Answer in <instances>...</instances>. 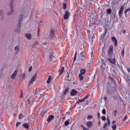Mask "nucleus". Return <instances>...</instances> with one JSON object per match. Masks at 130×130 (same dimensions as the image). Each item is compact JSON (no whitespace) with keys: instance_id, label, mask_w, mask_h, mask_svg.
I'll return each mask as SVG.
<instances>
[{"instance_id":"f257e3e1","label":"nucleus","mask_w":130,"mask_h":130,"mask_svg":"<svg viewBox=\"0 0 130 130\" xmlns=\"http://www.w3.org/2000/svg\"><path fill=\"white\" fill-rule=\"evenodd\" d=\"M108 85L110 88V89H108L107 90L106 93L108 95H112V94H114L117 91V84L115 79L111 77L110 75L108 77Z\"/></svg>"},{"instance_id":"f03ea898","label":"nucleus","mask_w":130,"mask_h":130,"mask_svg":"<svg viewBox=\"0 0 130 130\" xmlns=\"http://www.w3.org/2000/svg\"><path fill=\"white\" fill-rule=\"evenodd\" d=\"M24 16L23 14H21L20 16V18L19 19V22L17 26V29L15 30V32L17 33H20V31H21V22L23 21V17Z\"/></svg>"},{"instance_id":"7ed1b4c3","label":"nucleus","mask_w":130,"mask_h":130,"mask_svg":"<svg viewBox=\"0 0 130 130\" xmlns=\"http://www.w3.org/2000/svg\"><path fill=\"white\" fill-rule=\"evenodd\" d=\"M35 100L33 98H29L25 102V107L29 108L30 106H32V104L34 103Z\"/></svg>"},{"instance_id":"20e7f679","label":"nucleus","mask_w":130,"mask_h":130,"mask_svg":"<svg viewBox=\"0 0 130 130\" xmlns=\"http://www.w3.org/2000/svg\"><path fill=\"white\" fill-rule=\"evenodd\" d=\"M113 55V45H110L108 51V56L111 57Z\"/></svg>"},{"instance_id":"39448f33","label":"nucleus","mask_w":130,"mask_h":130,"mask_svg":"<svg viewBox=\"0 0 130 130\" xmlns=\"http://www.w3.org/2000/svg\"><path fill=\"white\" fill-rule=\"evenodd\" d=\"M14 4V0H11L10 1V9H11V12H8L7 13V16H10L14 13V6L13 5Z\"/></svg>"},{"instance_id":"423d86ee","label":"nucleus","mask_w":130,"mask_h":130,"mask_svg":"<svg viewBox=\"0 0 130 130\" xmlns=\"http://www.w3.org/2000/svg\"><path fill=\"white\" fill-rule=\"evenodd\" d=\"M37 78V74L36 73L34 76H32L31 79L29 81L28 87H30L31 84H34V82L36 80Z\"/></svg>"},{"instance_id":"0eeeda50","label":"nucleus","mask_w":130,"mask_h":130,"mask_svg":"<svg viewBox=\"0 0 130 130\" xmlns=\"http://www.w3.org/2000/svg\"><path fill=\"white\" fill-rule=\"evenodd\" d=\"M123 11H124V6H122L120 8V9L118 12L119 17L121 18L122 17V14L123 13Z\"/></svg>"},{"instance_id":"6e6552de","label":"nucleus","mask_w":130,"mask_h":130,"mask_svg":"<svg viewBox=\"0 0 130 130\" xmlns=\"http://www.w3.org/2000/svg\"><path fill=\"white\" fill-rule=\"evenodd\" d=\"M107 120L108 121V123L106 122L103 126V128L104 129H106V128H107V124L108 125H110V119H109V117H108V116L107 117Z\"/></svg>"},{"instance_id":"1a4fd4ad","label":"nucleus","mask_w":130,"mask_h":130,"mask_svg":"<svg viewBox=\"0 0 130 130\" xmlns=\"http://www.w3.org/2000/svg\"><path fill=\"white\" fill-rule=\"evenodd\" d=\"M111 40L113 43H114V46L116 47L117 46L118 43L117 42V39H116V38L115 37H112Z\"/></svg>"},{"instance_id":"9d476101","label":"nucleus","mask_w":130,"mask_h":130,"mask_svg":"<svg viewBox=\"0 0 130 130\" xmlns=\"http://www.w3.org/2000/svg\"><path fill=\"white\" fill-rule=\"evenodd\" d=\"M108 60L110 62V63H112V64H115L116 63V59L115 57L114 58H108Z\"/></svg>"},{"instance_id":"9b49d317","label":"nucleus","mask_w":130,"mask_h":130,"mask_svg":"<svg viewBox=\"0 0 130 130\" xmlns=\"http://www.w3.org/2000/svg\"><path fill=\"white\" fill-rule=\"evenodd\" d=\"M86 125L88 128H91L93 126V122L92 121H87L86 122Z\"/></svg>"},{"instance_id":"f8f14e48","label":"nucleus","mask_w":130,"mask_h":130,"mask_svg":"<svg viewBox=\"0 0 130 130\" xmlns=\"http://www.w3.org/2000/svg\"><path fill=\"white\" fill-rule=\"evenodd\" d=\"M69 17H70V12H69L68 11H66V13L64 15V19L68 20Z\"/></svg>"},{"instance_id":"ddd939ff","label":"nucleus","mask_w":130,"mask_h":130,"mask_svg":"<svg viewBox=\"0 0 130 130\" xmlns=\"http://www.w3.org/2000/svg\"><path fill=\"white\" fill-rule=\"evenodd\" d=\"M78 94V91L75 90V89H72L71 90L70 95L71 96H76Z\"/></svg>"},{"instance_id":"4468645a","label":"nucleus","mask_w":130,"mask_h":130,"mask_svg":"<svg viewBox=\"0 0 130 130\" xmlns=\"http://www.w3.org/2000/svg\"><path fill=\"white\" fill-rule=\"evenodd\" d=\"M25 36L28 40H31V39H32V35L31 33L25 34Z\"/></svg>"},{"instance_id":"2eb2a0df","label":"nucleus","mask_w":130,"mask_h":130,"mask_svg":"<svg viewBox=\"0 0 130 130\" xmlns=\"http://www.w3.org/2000/svg\"><path fill=\"white\" fill-rule=\"evenodd\" d=\"M53 118H54V116L53 115H51L48 116L47 121L48 122H50L51 121V120H52V119H53Z\"/></svg>"},{"instance_id":"dca6fc26","label":"nucleus","mask_w":130,"mask_h":130,"mask_svg":"<svg viewBox=\"0 0 130 130\" xmlns=\"http://www.w3.org/2000/svg\"><path fill=\"white\" fill-rule=\"evenodd\" d=\"M87 98H83L80 100H79L76 103V104H80V103H82V102H85Z\"/></svg>"},{"instance_id":"f3484780","label":"nucleus","mask_w":130,"mask_h":130,"mask_svg":"<svg viewBox=\"0 0 130 130\" xmlns=\"http://www.w3.org/2000/svg\"><path fill=\"white\" fill-rule=\"evenodd\" d=\"M53 36H54V29H51L50 31V38H53Z\"/></svg>"},{"instance_id":"a211bd4d","label":"nucleus","mask_w":130,"mask_h":130,"mask_svg":"<svg viewBox=\"0 0 130 130\" xmlns=\"http://www.w3.org/2000/svg\"><path fill=\"white\" fill-rule=\"evenodd\" d=\"M107 31H108L107 28H106L105 29L104 32L101 36V38H102V39H104V38H105V37H106V34L107 33Z\"/></svg>"},{"instance_id":"6ab92c4d","label":"nucleus","mask_w":130,"mask_h":130,"mask_svg":"<svg viewBox=\"0 0 130 130\" xmlns=\"http://www.w3.org/2000/svg\"><path fill=\"white\" fill-rule=\"evenodd\" d=\"M17 74H18V71L15 70L14 72L13 73V74L11 76V78L12 79H15L16 78V76H17Z\"/></svg>"},{"instance_id":"aec40b11","label":"nucleus","mask_w":130,"mask_h":130,"mask_svg":"<svg viewBox=\"0 0 130 130\" xmlns=\"http://www.w3.org/2000/svg\"><path fill=\"white\" fill-rule=\"evenodd\" d=\"M78 55V52L76 51L75 55H74V58L73 59V66L75 64V62L76 60H77V55Z\"/></svg>"},{"instance_id":"412c9836","label":"nucleus","mask_w":130,"mask_h":130,"mask_svg":"<svg viewBox=\"0 0 130 130\" xmlns=\"http://www.w3.org/2000/svg\"><path fill=\"white\" fill-rule=\"evenodd\" d=\"M63 72H64V67H63L61 68L60 72L59 73L60 76H61V75H62V74H63Z\"/></svg>"},{"instance_id":"4be33fe9","label":"nucleus","mask_w":130,"mask_h":130,"mask_svg":"<svg viewBox=\"0 0 130 130\" xmlns=\"http://www.w3.org/2000/svg\"><path fill=\"white\" fill-rule=\"evenodd\" d=\"M86 74V69H83L80 70V75H85Z\"/></svg>"},{"instance_id":"5701e85b","label":"nucleus","mask_w":130,"mask_h":130,"mask_svg":"<svg viewBox=\"0 0 130 130\" xmlns=\"http://www.w3.org/2000/svg\"><path fill=\"white\" fill-rule=\"evenodd\" d=\"M23 126L24 127V128H26V129H29V125L27 123H24L23 124Z\"/></svg>"},{"instance_id":"b1692460","label":"nucleus","mask_w":130,"mask_h":130,"mask_svg":"<svg viewBox=\"0 0 130 130\" xmlns=\"http://www.w3.org/2000/svg\"><path fill=\"white\" fill-rule=\"evenodd\" d=\"M70 88H69V87H67L63 92V95H67V93H68V92H69V90Z\"/></svg>"},{"instance_id":"393cba45","label":"nucleus","mask_w":130,"mask_h":130,"mask_svg":"<svg viewBox=\"0 0 130 130\" xmlns=\"http://www.w3.org/2000/svg\"><path fill=\"white\" fill-rule=\"evenodd\" d=\"M44 115H45V110H43L42 111L40 112V116L43 117Z\"/></svg>"},{"instance_id":"a878e982","label":"nucleus","mask_w":130,"mask_h":130,"mask_svg":"<svg viewBox=\"0 0 130 130\" xmlns=\"http://www.w3.org/2000/svg\"><path fill=\"white\" fill-rule=\"evenodd\" d=\"M50 82H51V76H49L47 83V84H50Z\"/></svg>"},{"instance_id":"bb28decb","label":"nucleus","mask_w":130,"mask_h":130,"mask_svg":"<svg viewBox=\"0 0 130 130\" xmlns=\"http://www.w3.org/2000/svg\"><path fill=\"white\" fill-rule=\"evenodd\" d=\"M130 12V8H128L127 9H125L124 13L125 14V16H127V12Z\"/></svg>"},{"instance_id":"cd10ccee","label":"nucleus","mask_w":130,"mask_h":130,"mask_svg":"<svg viewBox=\"0 0 130 130\" xmlns=\"http://www.w3.org/2000/svg\"><path fill=\"white\" fill-rule=\"evenodd\" d=\"M83 76L84 75L82 74L79 75V78L80 81H83V80H84V77Z\"/></svg>"},{"instance_id":"c85d7f7f","label":"nucleus","mask_w":130,"mask_h":130,"mask_svg":"<svg viewBox=\"0 0 130 130\" xmlns=\"http://www.w3.org/2000/svg\"><path fill=\"white\" fill-rule=\"evenodd\" d=\"M38 45V41H36L35 43L32 45V48H35Z\"/></svg>"},{"instance_id":"c756f323","label":"nucleus","mask_w":130,"mask_h":130,"mask_svg":"<svg viewBox=\"0 0 130 130\" xmlns=\"http://www.w3.org/2000/svg\"><path fill=\"white\" fill-rule=\"evenodd\" d=\"M112 12V10H111V9L110 8H109L107 11V14H108V15H110Z\"/></svg>"},{"instance_id":"7c9ffc66","label":"nucleus","mask_w":130,"mask_h":130,"mask_svg":"<svg viewBox=\"0 0 130 130\" xmlns=\"http://www.w3.org/2000/svg\"><path fill=\"white\" fill-rule=\"evenodd\" d=\"M112 128L113 130H116V124H113L112 126Z\"/></svg>"},{"instance_id":"2f4dec72","label":"nucleus","mask_w":130,"mask_h":130,"mask_svg":"<svg viewBox=\"0 0 130 130\" xmlns=\"http://www.w3.org/2000/svg\"><path fill=\"white\" fill-rule=\"evenodd\" d=\"M15 50H17V52H18L20 50V47L18 46H16L15 47Z\"/></svg>"},{"instance_id":"473e14b6","label":"nucleus","mask_w":130,"mask_h":130,"mask_svg":"<svg viewBox=\"0 0 130 130\" xmlns=\"http://www.w3.org/2000/svg\"><path fill=\"white\" fill-rule=\"evenodd\" d=\"M92 118H93V116L92 115H89L88 116L87 119H88V120H90L92 119Z\"/></svg>"},{"instance_id":"72a5a7b5","label":"nucleus","mask_w":130,"mask_h":130,"mask_svg":"<svg viewBox=\"0 0 130 130\" xmlns=\"http://www.w3.org/2000/svg\"><path fill=\"white\" fill-rule=\"evenodd\" d=\"M121 54L123 57H124V48H123L121 51Z\"/></svg>"},{"instance_id":"f704fd0d","label":"nucleus","mask_w":130,"mask_h":130,"mask_svg":"<svg viewBox=\"0 0 130 130\" xmlns=\"http://www.w3.org/2000/svg\"><path fill=\"white\" fill-rule=\"evenodd\" d=\"M67 3H63V8L64 10H66L67 9Z\"/></svg>"},{"instance_id":"c9c22d12","label":"nucleus","mask_w":130,"mask_h":130,"mask_svg":"<svg viewBox=\"0 0 130 130\" xmlns=\"http://www.w3.org/2000/svg\"><path fill=\"white\" fill-rule=\"evenodd\" d=\"M23 90L21 89V92H20V98H23Z\"/></svg>"},{"instance_id":"e433bc0d","label":"nucleus","mask_w":130,"mask_h":130,"mask_svg":"<svg viewBox=\"0 0 130 130\" xmlns=\"http://www.w3.org/2000/svg\"><path fill=\"white\" fill-rule=\"evenodd\" d=\"M64 124L66 126H68V124H70V121L69 120H67L64 122Z\"/></svg>"},{"instance_id":"4c0bfd02","label":"nucleus","mask_w":130,"mask_h":130,"mask_svg":"<svg viewBox=\"0 0 130 130\" xmlns=\"http://www.w3.org/2000/svg\"><path fill=\"white\" fill-rule=\"evenodd\" d=\"M24 116H23V114L21 113L19 116V119H22Z\"/></svg>"},{"instance_id":"58836bf2","label":"nucleus","mask_w":130,"mask_h":130,"mask_svg":"<svg viewBox=\"0 0 130 130\" xmlns=\"http://www.w3.org/2000/svg\"><path fill=\"white\" fill-rule=\"evenodd\" d=\"M126 119H127V115H125V117H124L123 119V121H125V120H126Z\"/></svg>"},{"instance_id":"ea45409f","label":"nucleus","mask_w":130,"mask_h":130,"mask_svg":"<svg viewBox=\"0 0 130 130\" xmlns=\"http://www.w3.org/2000/svg\"><path fill=\"white\" fill-rule=\"evenodd\" d=\"M79 45L82 46L84 44V42H83V41H79Z\"/></svg>"},{"instance_id":"a19ab883","label":"nucleus","mask_w":130,"mask_h":130,"mask_svg":"<svg viewBox=\"0 0 130 130\" xmlns=\"http://www.w3.org/2000/svg\"><path fill=\"white\" fill-rule=\"evenodd\" d=\"M102 119L104 121H105V120H106V117H105L104 116H102Z\"/></svg>"},{"instance_id":"79ce46f5","label":"nucleus","mask_w":130,"mask_h":130,"mask_svg":"<svg viewBox=\"0 0 130 130\" xmlns=\"http://www.w3.org/2000/svg\"><path fill=\"white\" fill-rule=\"evenodd\" d=\"M20 124H21V122H17L16 123V127H18Z\"/></svg>"},{"instance_id":"37998d69","label":"nucleus","mask_w":130,"mask_h":130,"mask_svg":"<svg viewBox=\"0 0 130 130\" xmlns=\"http://www.w3.org/2000/svg\"><path fill=\"white\" fill-rule=\"evenodd\" d=\"M102 113H103V114H106V110H105V109H103Z\"/></svg>"},{"instance_id":"c03bdc74","label":"nucleus","mask_w":130,"mask_h":130,"mask_svg":"<svg viewBox=\"0 0 130 130\" xmlns=\"http://www.w3.org/2000/svg\"><path fill=\"white\" fill-rule=\"evenodd\" d=\"M80 55H81L82 57H85V55H84V51H82L80 53Z\"/></svg>"},{"instance_id":"a18cd8bd","label":"nucleus","mask_w":130,"mask_h":130,"mask_svg":"<svg viewBox=\"0 0 130 130\" xmlns=\"http://www.w3.org/2000/svg\"><path fill=\"white\" fill-rule=\"evenodd\" d=\"M91 59L93 60V59H94V55L93 54V52H92L91 54Z\"/></svg>"},{"instance_id":"49530a36","label":"nucleus","mask_w":130,"mask_h":130,"mask_svg":"<svg viewBox=\"0 0 130 130\" xmlns=\"http://www.w3.org/2000/svg\"><path fill=\"white\" fill-rule=\"evenodd\" d=\"M89 97H91V95L90 94H87L84 97V98H89Z\"/></svg>"},{"instance_id":"de8ad7c7","label":"nucleus","mask_w":130,"mask_h":130,"mask_svg":"<svg viewBox=\"0 0 130 130\" xmlns=\"http://www.w3.org/2000/svg\"><path fill=\"white\" fill-rule=\"evenodd\" d=\"M78 89H79V91H80L81 92H83V91H84V89L81 87H78Z\"/></svg>"},{"instance_id":"09e8293b","label":"nucleus","mask_w":130,"mask_h":130,"mask_svg":"<svg viewBox=\"0 0 130 130\" xmlns=\"http://www.w3.org/2000/svg\"><path fill=\"white\" fill-rule=\"evenodd\" d=\"M52 58H53V54L50 55V59L51 60H52Z\"/></svg>"},{"instance_id":"8fccbe9b","label":"nucleus","mask_w":130,"mask_h":130,"mask_svg":"<svg viewBox=\"0 0 130 130\" xmlns=\"http://www.w3.org/2000/svg\"><path fill=\"white\" fill-rule=\"evenodd\" d=\"M32 71V66H30L28 69V72H31Z\"/></svg>"},{"instance_id":"3c124183","label":"nucleus","mask_w":130,"mask_h":130,"mask_svg":"<svg viewBox=\"0 0 130 130\" xmlns=\"http://www.w3.org/2000/svg\"><path fill=\"white\" fill-rule=\"evenodd\" d=\"M91 37L92 40H93V39H94V35H90V39H91Z\"/></svg>"},{"instance_id":"603ef678","label":"nucleus","mask_w":130,"mask_h":130,"mask_svg":"<svg viewBox=\"0 0 130 130\" xmlns=\"http://www.w3.org/2000/svg\"><path fill=\"white\" fill-rule=\"evenodd\" d=\"M116 113H117V110H115L114 111V116H116Z\"/></svg>"},{"instance_id":"864d4df0","label":"nucleus","mask_w":130,"mask_h":130,"mask_svg":"<svg viewBox=\"0 0 130 130\" xmlns=\"http://www.w3.org/2000/svg\"><path fill=\"white\" fill-rule=\"evenodd\" d=\"M38 36H39V32H40V27H38Z\"/></svg>"},{"instance_id":"5fc2aeb1","label":"nucleus","mask_w":130,"mask_h":130,"mask_svg":"<svg viewBox=\"0 0 130 130\" xmlns=\"http://www.w3.org/2000/svg\"><path fill=\"white\" fill-rule=\"evenodd\" d=\"M98 116L99 118H100V117H101V115H100V113L98 112Z\"/></svg>"},{"instance_id":"6e6d98bb","label":"nucleus","mask_w":130,"mask_h":130,"mask_svg":"<svg viewBox=\"0 0 130 130\" xmlns=\"http://www.w3.org/2000/svg\"><path fill=\"white\" fill-rule=\"evenodd\" d=\"M67 80L70 82V75H68L67 76Z\"/></svg>"},{"instance_id":"4d7b16f0","label":"nucleus","mask_w":130,"mask_h":130,"mask_svg":"<svg viewBox=\"0 0 130 130\" xmlns=\"http://www.w3.org/2000/svg\"><path fill=\"white\" fill-rule=\"evenodd\" d=\"M126 32V29H123V30L122 32H123L124 34H125Z\"/></svg>"},{"instance_id":"13d9d810","label":"nucleus","mask_w":130,"mask_h":130,"mask_svg":"<svg viewBox=\"0 0 130 130\" xmlns=\"http://www.w3.org/2000/svg\"><path fill=\"white\" fill-rule=\"evenodd\" d=\"M127 70L128 73H130V69L129 68H127Z\"/></svg>"},{"instance_id":"bf43d9fd","label":"nucleus","mask_w":130,"mask_h":130,"mask_svg":"<svg viewBox=\"0 0 130 130\" xmlns=\"http://www.w3.org/2000/svg\"><path fill=\"white\" fill-rule=\"evenodd\" d=\"M77 104H75L74 105V106L72 108V109H73V108H74V107H76V105Z\"/></svg>"},{"instance_id":"052dcab7","label":"nucleus","mask_w":130,"mask_h":130,"mask_svg":"<svg viewBox=\"0 0 130 130\" xmlns=\"http://www.w3.org/2000/svg\"><path fill=\"white\" fill-rule=\"evenodd\" d=\"M115 122H116V121L115 120L112 121V123L114 124Z\"/></svg>"},{"instance_id":"680f3d73","label":"nucleus","mask_w":130,"mask_h":130,"mask_svg":"<svg viewBox=\"0 0 130 130\" xmlns=\"http://www.w3.org/2000/svg\"><path fill=\"white\" fill-rule=\"evenodd\" d=\"M25 74H23V75H22L23 78H25Z\"/></svg>"},{"instance_id":"e2e57ef3","label":"nucleus","mask_w":130,"mask_h":130,"mask_svg":"<svg viewBox=\"0 0 130 130\" xmlns=\"http://www.w3.org/2000/svg\"><path fill=\"white\" fill-rule=\"evenodd\" d=\"M0 14H3V10L0 11Z\"/></svg>"},{"instance_id":"0e129e2a","label":"nucleus","mask_w":130,"mask_h":130,"mask_svg":"<svg viewBox=\"0 0 130 130\" xmlns=\"http://www.w3.org/2000/svg\"><path fill=\"white\" fill-rule=\"evenodd\" d=\"M100 124H101V122L100 121L99 122V125H100Z\"/></svg>"},{"instance_id":"69168bd1","label":"nucleus","mask_w":130,"mask_h":130,"mask_svg":"<svg viewBox=\"0 0 130 130\" xmlns=\"http://www.w3.org/2000/svg\"><path fill=\"white\" fill-rule=\"evenodd\" d=\"M120 101H121V102H122V99H120Z\"/></svg>"},{"instance_id":"338daca9","label":"nucleus","mask_w":130,"mask_h":130,"mask_svg":"<svg viewBox=\"0 0 130 130\" xmlns=\"http://www.w3.org/2000/svg\"><path fill=\"white\" fill-rule=\"evenodd\" d=\"M104 100H105V101H106V100H107V98H105Z\"/></svg>"},{"instance_id":"774afa93","label":"nucleus","mask_w":130,"mask_h":130,"mask_svg":"<svg viewBox=\"0 0 130 130\" xmlns=\"http://www.w3.org/2000/svg\"><path fill=\"white\" fill-rule=\"evenodd\" d=\"M40 23H43V21H41Z\"/></svg>"}]
</instances>
